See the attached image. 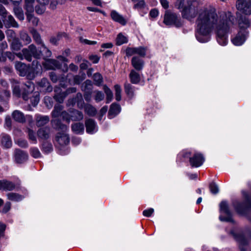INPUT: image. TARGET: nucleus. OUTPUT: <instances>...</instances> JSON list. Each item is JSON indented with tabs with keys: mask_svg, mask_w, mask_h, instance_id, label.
Returning a JSON list of instances; mask_svg holds the SVG:
<instances>
[{
	"mask_svg": "<svg viewBox=\"0 0 251 251\" xmlns=\"http://www.w3.org/2000/svg\"><path fill=\"white\" fill-rule=\"evenodd\" d=\"M199 2L196 0H187L186 5L180 11L182 18L193 20L198 15L196 20V37L201 43L210 40V34L214 29L217 32V40L219 44L225 46L228 42L227 33L234 24L231 13H224L219 17L215 8L204 7L198 11Z\"/></svg>",
	"mask_w": 251,
	"mask_h": 251,
	"instance_id": "obj_1",
	"label": "nucleus"
},
{
	"mask_svg": "<svg viewBox=\"0 0 251 251\" xmlns=\"http://www.w3.org/2000/svg\"><path fill=\"white\" fill-rule=\"evenodd\" d=\"M52 120L51 121L52 126L54 129L58 131L55 139L54 144L59 151V153H62L63 148V133L62 123L63 119V107L60 104L56 105L53 110L51 112Z\"/></svg>",
	"mask_w": 251,
	"mask_h": 251,
	"instance_id": "obj_2",
	"label": "nucleus"
},
{
	"mask_svg": "<svg viewBox=\"0 0 251 251\" xmlns=\"http://www.w3.org/2000/svg\"><path fill=\"white\" fill-rule=\"evenodd\" d=\"M227 233L238 243L241 251L249 250V242L251 239V229L249 227L243 229L235 227Z\"/></svg>",
	"mask_w": 251,
	"mask_h": 251,
	"instance_id": "obj_3",
	"label": "nucleus"
},
{
	"mask_svg": "<svg viewBox=\"0 0 251 251\" xmlns=\"http://www.w3.org/2000/svg\"><path fill=\"white\" fill-rule=\"evenodd\" d=\"M245 200L240 202L237 200L232 201V205L237 213L240 214H245L247 210L251 208V198L246 191L242 192Z\"/></svg>",
	"mask_w": 251,
	"mask_h": 251,
	"instance_id": "obj_4",
	"label": "nucleus"
},
{
	"mask_svg": "<svg viewBox=\"0 0 251 251\" xmlns=\"http://www.w3.org/2000/svg\"><path fill=\"white\" fill-rule=\"evenodd\" d=\"M22 52L25 59L29 62L32 61V56L36 59H39L42 54L41 51L38 50L36 46L33 44L30 45L27 48L23 49Z\"/></svg>",
	"mask_w": 251,
	"mask_h": 251,
	"instance_id": "obj_5",
	"label": "nucleus"
},
{
	"mask_svg": "<svg viewBox=\"0 0 251 251\" xmlns=\"http://www.w3.org/2000/svg\"><path fill=\"white\" fill-rule=\"evenodd\" d=\"M164 23L167 25H174L176 27H181L183 23L179 17L175 13L166 11L164 18Z\"/></svg>",
	"mask_w": 251,
	"mask_h": 251,
	"instance_id": "obj_6",
	"label": "nucleus"
},
{
	"mask_svg": "<svg viewBox=\"0 0 251 251\" xmlns=\"http://www.w3.org/2000/svg\"><path fill=\"white\" fill-rule=\"evenodd\" d=\"M21 182L18 179L15 183H13L6 179L0 180V190L5 191H11L16 188H19Z\"/></svg>",
	"mask_w": 251,
	"mask_h": 251,
	"instance_id": "obj_7",
	"label": "nucleus"
},
{
	"mask_svg": "<svg viewBox=\"0 0 251 251\" xmlns=\"http://www.w3.org/2000/svg\"><path fill=\"white\" fill-rule=\"evenodd\" d=\"M236 7L242 13L250 15L251 14V0H238Z\"/></svg>",
	"mask_w": 251,
	"mask_h": 251,
	"instance_id": "obj_8",
	"label": "nucleus"
},
{
	"mask_svg": "<svg viewBox=\"0 0 251 251\" xmlns=\"http://www.w3.org/2000/svg\"><path fill=\"white\" fill-rule=\"evenodd\" d=\"M220 206L221 211L226 215L225 217L220 216V220L221 221L234 223V220L228 209L227 203L225 201H223L220 203Z\"/></svg>",
	"mask_w": 251,
	"mask_h": 251,
	"instance_id": "obj_9",
	"label": "nucleus"
},
{
	"mask_svg": "<svg viewBox=\"0 0 251 251\" xmlns=\"http://www.w3.org/2000/svg\"><path fill=\"white\" fill-rule=\"evenodd\" d=\"M249 35V32H243L242 30H239L237 34L231 39V42L235 46L243 45Z\"/></svg>",
	"mask_w": 251,
	"mask_h": 251,
	"instance_id": "obj_10",
	"label": "nucleus"
},
{
	"mask_svg": "<svg viewBox=\"0 0 251 251\" xmlns=\"http://www.w3.org/2000/svg\"><path fill=\"white\" fill-rule=\"evenodd\" d=\"M205 159L203 155L200 153H196L190 158L189 162L192 167H199L201 166Z\"/></svg>",
	"mask_w": 251,
	"mask_h": 251,
	"instance_id": "obj_11",
	"label": "nucleus"
},
{
	"mask_svg": "<svg viewBox=\"0 0 251 251\" xmlns=\"http://www.w3.org/2000/svg\"><path fill=\"white\" fill-rule=\"evenodd\" d=\"M23 89V98L24 100H27L29 98L28 95L30 94L34 90V85L32 82L28 81L26 84L24 85Z\"/></svg>",
	"mask_w": 251,
	"mask_h": 251,
	"instance_id": "obj_12",
	"label": "nucleus"
},
{
	"mask_svg": "<svg viewBox=\"0 0 251 251\" xmlns=\"http://www.w3.org/2000/svg\"><path fill=\"white\" fill-rule=\"evenodd\" d=\"M240 30L243 32H249L247 29L250 27L251 23L249 19L246 16H241L238 20Z\"/></svg>",
	"mask_w": 251,
	"mask_h": 251,
	"instance_id": "obj_13",
	"label": "nucleus"
},
{
	"mask_svg": "<svg viewBox=\"0 0 251 251\" xmlns=\"http://www.w3.org/2000/svg\"><path fill=\"white\" fill-rule=\"evenodd\" d=\"M15 67L16 70L19 72L20 75L21 76H25L29 72V66L21 62H16Z\"/></svg>",
	"mask_w": 251,
	"mask_h": 251,
	"instance_id": "obj_14",
	"label": "nucleus"
},
{
	"mask_svg": "<svg viewBox=\"0 0 251 251\" xmlns=\"http://www.w3.org/2000/svg\"><path fill=\"white\" fill-rule=\"evenodd\" d=\"M36 125L38 127L44 126L50 121V117L47 115L37 114L35 115Z\"/></svg>",
	"mask_w": 251,
	"mask_h": 251,
	"instance_id": "obj_15",
	"label": "nucleus"
},
{
	"mask_svg": "<svg viewBox=\"0 0 251 251\" xmlns=\"http://www.w3.org/2000/svg\"><path fill=\"white\" fill-rule=\"evenodd\" d=\"M43 66L46 70H54L60 66L59 62L54 59H45L43 63Z\"/></svg>",
	"mask_w": 251,
	"mask_h": 251,
	"instance_id": "obj_16",
	"label": "nucleus"
},
{
	"mask_svg": "<svg viewBox=\"0 0 251 251\" xmlns=\"http://www.w3.org/2000/svg\"><path fill=\"white\" fill-rule=\"evenodd\" d=\"M86 132L89 134H93L97 131L98 127L95 121L91 119H89L85 121Z\"/></svg>",
	"mask_w": 251,
	"mask_h": 251,
	"instance_id": "obj_17",
	"label": "nucleus"
},
{
	"mask_svg": "<svg viewBox=\"0 0 251 251\" xmlns=\"http://www.w3.org/2000/svg\"><path fill=\"white\" fill-rule=\"evenodd\" d=\"M131 64L135 71H141L144 66V61L137 56H134L131 59Z\"/></svg>",
	"mask_w": 251,
	"mask_h": 251,
	"instance_id": "obj_18",
	"label": "nucleus"
},
{
	"mask_svg": "<svg viewBox=\"0 0 251 251\" xmlns=\"http://www.w3.org/2000/svg\"><path fill=\"white\" fill-rule=\"evenodd\" d=\"M111 17L112 19L122 25H125L126 24V20L124 18V17L120 14L118 12H117L115 10H112L111 12Z\"/></svg>",
	"mask_w": 251,
	"mask_h": 251,
	"instance_id": "obj_19",
	"label": "nucleus"
},
{
	"mask_svg": "<svg viewBox=\"0 0 251 251\" xmlns=\"http://www.w3.org/2000/svg\"><path fill=\"white\" fill-rule=\"evenodd\" d=\"M129 78L131 83L137 84L140 83L141 76L139 73L135 70H131L129 74Z\"/></svg>",
	"mask_w": 251,
	"mask_h": 251,
	"instance_id": "obj_20",
	"label": "nucleus"
},
{
	"mask_svg": "<svg viewBox=\"0 0 251 251\" xmlns=\"http://www.w3.org/2000/svg\"><path fill=\"white\" fill-rule=\"evenodd\" d=\"M15 158L17 162L21 163L27 159V155L24 151L16 149L15 151Z\"/></svg>",
	"mask_w": 251,
	"mask_h": 251,
	"instance_id": "obj_21",
	"label": "nucleus"
},
{
	"mask_svg": "<svg viewBox=\"0 0 251 251\" xmlns=\"http://www.w3.org/2000/svg\"><path fill=\"white\" fill-rule=\"evenodd\" d=\"M121 110L120 105L117 103H112L110 107L108 112V117L109 119L113 118L118 114Z\"/></svg>",
	"mask_w": 251,
	"mask_h": 251,
	"instance_id": "obj_22",
	"label": "nucleus"
},
{
	"mask_svg": "<svg viewBox=\"0 0 251 251\" xmlns=\"http://www.w3.org/2000/svg\"><path fill=\"white\" fill-rule=\"evenodd\" d=\"M1 145L5 148H9L12 146V141L10 136L5 134H2L0 137Z\"/></svg>",
	"mask_w": 251,
	"mask_h": 251,
	"instance_id": "obj_23",
	"label": "nucleus"
},
{
	"mask_svg": "<svg viewBox=\"0 0 251 251\" xmlns=\"http://www.w3.org/2000/svg\"><path fill=\"white\" fill-rule=\"evenodd\" d=\"M124 89L125 93L127 97L132 99L135 95V87L132 85L130 83L126 82L124 84Z\"/></svg>",
	"mask_w": 251,
	"mask_h": 251,
	"instance_id": "obj_24",
	"label": "nucleus"
},
{
	"mask_svg": "<svg viewBox=\"0 0 251 251\" xmlns=\"http://www.w3.org/2000/svg\"><path fill=\"white\" fill-rule=\"evenodd\" d=\"M13 119L16 122L23 123L25 121V117L24 113L19 110H15L12 114Z\"/></svg>",
	"mask_w": 251,
	"mask_h": 251,
	"instance_id": "obj_25",
	"label": "nucleus"
},
{
	"mask_svg": "<svg viewBox=\"0 0 251 251\" xmlns=\"http://www.w3.org/2000/svg\"><path fill=\"white\" fill-rule=\"evenodd\" d=\"M50 128L49 127L41 128L37 131V135L39 139L45 140L50 136Z\"/></svg>",
	"mask_w": 251,
	"mask_h": 251,
	"instance_id": "obj_26",
	"label": "nucleus"
},
{
	"mask_svg": "<svg viewBox=\"0 0 251 251\" xmlns=\"http://www.w3.org/2000/svg\"><path fill=\"white\" fill-rule=\"evenodd\" d=\"M3 21L5 26L7 27L13 26L18 27L19 26L17 23L11 15H8L7 16H6V17L3 19Z\"/></svg>",
	"mask_w": 251,
	"mask_h": 251,
	"instance_id": "obj_27",
	"label": "nucleus"
},
{
	"mask_svg": "<svg viewBox=\"0 0 251 251\" xmlns=\"http://www.w3.org/2000/svg\"><path fill=\"white\" fill-rule=\"evenodd\" d=\"M8 200L13 201H20L23 200L25 196L16 193L10 192L7 194Z\"/></svg>",
	"mask_w": 251,
	"mask_h": 251,
	"instance_id": "obj_28",
	"label": "nucleus"
},
{
	"mask_svg": "<svg viewBox=\"0 0 251 251\" xmlns=\"http://www.w3.org/2000/svg\"><path fill=\"white\" fill-rule=\"evenodd\" d=\"M37 1L40 4L36 6L35 11L38 14H42L46 10L45 5L48 3V0H37Z\"/></svg>",
	"mask_w": 251,
	"mask_h": 251,
	"instance_id": "obj_29",
	"label": "nucleus"
},
{
	"mask_svg": "<svg viewBox=\"0 0 251 251\" xmlns=\"http://www.w3.org/2000/svg\"><path fill=\"white\" fill-rule=\"evenodd\" d=\"M38 85L43 90H45L47 92H51L52 90V87L50 85L49 82L46 78H42L38 82Z\"/></svg>",
	"mask_w": 251,
	"mask_h": 251,
	"instance_id": "obj_30",
	"label": "nucleus"
},
{
	"mask_svg": "<svg viewBox=\"0 0 251 251\" xmlns=\"http://www.w3.org/2000/svg\"><path fill=\"white\" fill-rule=\"evenodd\" d=\"M72 129L76 134H82L84 130V125L80 123H75L72 125Z\"/></svg>",
	"mask_w": 251,
	"mask_h": 251,
	"instance_id": "obj_31",
	"label": "nucleus"
},
{
	"mask_svg": "<svg viewBox=\"0 0 251 251\" xmlns=\"http://www.w3.org/2000/svg\"><path fill=\"white\" fill-rule=\"evenodd\" d=\"M54 99L59 103L63 102V92L60 87L56 86L54 88Z\"/></svg>",
	"mask_w": 251,
	"mask_h": 251,
	"instance_id": "obj_32",
	"label": "nucleus"
},
{
	"mask_svg": "<svg viewBox=\"0 0 251 251\" xmlns=\"http://www.w3.org/2000/svg\"><path fill=\"white\" fill-rule=\"evenodd\" d=\"M30 32L32 35V37H33V39L34 42L37 45H40L42 46V44H44L42 41V40L41 39L40 34L38 32V31L36 29H32L31 30Z\"/></svg>",
	"mask_w": 251,
	"mask_h": 251,
	"instance_id": "obj_33",
	"label": "nucleus"
},
{
	"mask_svg": "<svg viewBox=\"0 0 251 251\" xmlns=\"http://www.w3.org/2000/svg\"><path fill=\"white\" fill-rule=\"evenodd\" d=\"M128 42V39L126 36L124 35L122 33L118 34L116 39V44L118 46H121Z\"/></svg>",
	"mask_w": 251,
	"mask_h": 251,
	"instance_id": "obj_34",
	"label": "nucleus"
},
{
	"mask_svg": "<svg viewBox=\"0 0 251 251\" xmlns=\"http://www.w3.org/2000/svg\"><path fill=\"white\" fill-rule=\"evenodd\" d=\"M27 133L28 138L29 140L33 144L37 143V138L36 133L32 129L29 128H27L26 131Z\"/></svg>",
	"mask_w": 251,
	"mask_h": 251,
	"instance_id": "obj_35",
	"label": "nucleus"
},
{
	"mask_svg": "<svg viewBox=\"0 0 251 251\" xmlns=\"http://www.w3.org/2000/svg\"><path fill=\"white\" fill-rule=\"evenodd\" d=\"M71 117L72 120L80 121L83 119V115L81 112L75 110L72 111Z\"/></svg>",
	"mask_w": 251,
	"mask_h": 251,
	"instance_id": "obj_36",
	"label": "nucleus"
},
{
	"mask_svg": "<svg viewBox=\"0 0 251 251\" xmlns=\"http://www.w3.org/2000/svg\"><path fill=\"white\" fill-rule=\"evenodd\" d=\"M82 90L84 92H92L93 84L90 80H86L82 85Z\"/></svg>",
	"mask_w": 251,
	"mask_h": 251,
	"instance_id": "obj_37",
	"label": "nucleus"
},
{
	"mask_svg": "<svg viewBox=\"0 0 251 251\" xmlns=\"http://www.w3.org/2000/svg\"><path fill=\"white\" fill-rule=\"evenodd\" d=\"M34 0H25V13H33L34 11L33 3Z\"/></svg>",
	"mask_w": 251,
	"mask_h": 251,
	"instance_id": "obj_38",
	"label": "nucleus"
},
{
	"mask_svg": "<svg viewBox=\"0 0 251 251\" xmlns=\"http://www.w3.org/2000/svg\"><path fill=\"white\" fill-rule=\"evenodd\" d=\"M23 45L18 38H14L11 43V49L13 50H19L22 47Z\"/></svg>",
	"mask_w": 251,
	"mask_h": 251,
	"instance_id": "obj_39",
	"label": "nucleus"
},
{
	"mask_svg": "<svg viewBox=\"0 0 251 251\" xmlns=\"http://www.w3.org/2000/svg\"><path fill=\"white\" fill-rule=\"evenodd\" d=\"M103 90L106 96V102L109 103L113 99V93L112 91L106 86H103Z\"/></svg>",
	"mask_w": 251,
	"mask_h": 251,
	"instance_id": "obj_40",
	"label": "nucleus"
},
{
	"mask_svg": "<svg viewBox=\"0 0 251 251\" xmlns=\"http://www.w3.org/2000/svg\"><path fill=\"white\" fill-rule=\"evenodd\" d=\"M95 85L100 86L103 82V77L102 75L98 73L94 74L93 76Z\"/></svg>",
	"mask_w": 251,
	"mask_h": 251,
	"instance_id": "obj_41",
	"label": "nucleus"
},
{
	"mask_svg": "<svg viewBox=\"0 0 251 251\" xmlns=\"http://www.w3.org/2000/svg\"><path fill=\"white\" fill-rule=\"evenodd\" d=\"M20 39L23 41L25 45H28L31 42L30 37L25 32H21L20 33Z\"/></svg>",
	"mask_w": 251,
	"mask_h": 251,
	"instance_id": "obj_42",
	"label": "nucleus"
},
{
	"mask_svg": "<svg viewBox=\"0 0 251 251\" xmlns=\"http://www.w3.org/2000/svg\"><path fill=\"white\" fill-rule=\"evenodd\" d=\"M25 14L27 17V20L28 22H31L32 25L34 26H37L38 25L39 19L34 16L33 13H25Z\"/></svg>",
	"mask_w": 251,
	"mask_h": 251,
	"instance_id": "obj_43",
	"label": "nucleus"
},
{
	"mask_svg": "<svg viewBox=\"0 0 251 251\" xmlns=\"http://www.w3.org/2000/svg\"><path fill=\"white\" fill-rule=\"evenodd\" d=\"M85 112L91 116H95L97 113L96 109L90 104H87L85 106Z\"/></svg>",
	"mask_w": 251,
	"mask_h": 251,
	"instance_id": "obj_44",
	"label": "nucleus"
},
{
	"mask_svg": "<svg viewBox=\"0 0 251 251\" xmlns=\"http://www.w3.org/2000/svg\"><path fill=\"white\" fill-rule=\"evenodd\" d=\"M14 11L15 15L20 20H23L24 19V14L22 8L19 7H15L14 8Z\"/></svg>",
	"mask_w": 251,
	"mask_h": 251,
	"instance_id": "obj_45",
	"label": "nucleus"
},
{
	"mask_svg": "<svg viewBox=\"0 0 251 251\" xmlns=\"http://www.w3.org/2000/svg\"><path fill=\"white\" fill-rule=\"evenodd\" d=\"M13 87V95L17 97H20V86L18 82L13 81L12 83Z\"/></svg>",
	"mask_w": 251,
	"mask_h": 251,
	"instance_id": "obj_46",
	"label": "nucleus"
},
{
	"mask_svg": "<svg viewBox=\"0 0 251 251\" xmlns=\"http://www.w3.org/2000/svg\"><path fill=\"white\" fill-rule=\"evenodd\" d=\"M115 90V99L117 101H120L121 100L122 89L121 86L119 84L114 86Z\"/></svg>",
	"mask_w": 251,
	"mask_h": 251,
	"instance_id": "obj_47",
	"label": "nucleus"
},
{
	"mask_svg": "<svg viewBox=\"0 0 251 251\" xmlns=\"http://www.w3.org/2000/svg\"><path fill=\"white\" fill-rule=\"evenodd\" d=\"M94 93H95L94 99L96 102H100L104 99V95L101 91L96 90Z\"/></svg>",
	"mask_w": 251,
	"mask_h": 251,
	"instance_id": "obj_48",
	"label": "nucleus"
},
{
	"mask_svg": "<svg viewBox=\"0 0 251 251\" xmlns=\"http://www.w3.org/2000/svg\"><path fill=\"white\" fill-rule=\"evenodd\" d=\"M147 48L144 47L136 48V54L141 57H144L146 54Z\"/></svg>",
	"mask_w": 251,
	"mask_h": 251,
	"instance_id": "obj_49",
	"label": "nucleus"
},
{
	"mask_svg": "<svg viewBox=\"0 0 251 251\" xmlns=\"http://www.w3.org/2000/svg\"><path fill=\"white\" fill-rule=\"evenodd\" d=\"M40 49L41 50H40L41 53L42 52L44 53V55L45 57H49L51 56V52L46 47L45 44H42Z\"/></svg>",
	"mask_w": 251,
	"mask_h": 251,
	"instance_id": "obj_50",
	"label": "nucleus"
},
{
	"mask_svg": "<svg viewBox=\"0 0 251 251\" xmlns=\"http://www.w3.org/2000/svg\"><path fill=\"white\" fill-rule=\"evenodd\" d=\"M31 155L34 158H37L40 157L41 153L36 148H32L30 150Z\"/></svg>",
	"mask_w": 251,
	"mask_h": 251,
	"instance_id": "obj_51",
	"label": "nucleus"
},
{
	"mask_svg": "<svg viewBox=\"0 0 251 251\" xmlns=\"http://www.w3.org/2000/svg\"><path fill=\"white\" fill-rule=\"evenodd\" d=\"M186 5L185 0H176L175 7L180 11Z\"/></svg>",
	"mask_w": 251,
	"mask_h": 251,
	"instance_id": "obj_52",
	"label": "nucleus"
},
{
	"mask_svg": "<svg viewBox=\"0 0 251 251\" xmlns=\"http://www.w3.org/2000/svg\"><path fill=\"white\" fill-rule=\"evenodd\" d=\"M211 192L213 194H216L219 192L218 185L214 182L211 183L209 185Z\"/></svg>",
	"mask_w": 251,
	"mask_h": 251,
	"instance_id": "obj_53",
	"label": "nucleus"
},
{
	"mask_svg": "<svg viewBox=\"0 0 251 251\" xmlns=\"http://www.w3.org/2000/svg\"><path fill=\"white\" fill-rule=\"evenodd\" d=\"M10 96V92L6 90H3L0 92V100H5Z\"/></svg>",
	"mask_w": 251,
	"mask_h": 251,
	"instance_id": "obj_54",
	"label": "nucleus"
},
{
	"mask_svg": "<svg viewBox=\"0 0 251 251\" xmlns=\"http://www.w3.org/2000/svg\"><path fill=\"white\" fill-rule=\"evenodd\" d=\"M126 55L127 56H130L136 54V48L128 47L126 50Z\"/></svg>",
	"mask_w": 251,
	"mask_h": 251,
	"instance_id": "obj_55",
	"label": "nucleus"
},
{
	"mask_svg": "<svg viewBox=\"0 0 251 251\" xmlns=\"http://www.w3.org/2000/svg\"><path fill=\"white\" fill-rule=\"evenodd\" d=\"M31 101L32 105L35 106L39 101V95L36 94L35 95L31 98Z\"/></svg>",
	"mask_w": 251,
	"mask_h": 251,
	"instance_id": "obj_56",
	"label": "nucleus"
},
{
	"mask_svg": "<svg viewBox=\"0 0 251 251\" xmlns=\"http://www.w3.org/2000/svg\"><path fill=\"white\" fill-rule=\"evenodd\" d=\"M154 209L152 208L146 209L143 211V214L144 216L146 217H150L151 215L153 213Z\"/></svg>",
	"mask_w": 251,
	"mask_h": 251,
	"instance_id": "obj_57",
	"label": "nucleus"
},
{
	"mask_svg": "<svg viewBox=\"0 0 251 251\" xmlns=\"http://www.w3.org/2000/svg\"><path fill=\"white\" fill-rule=\"evenodd\" d=\"M3 56H5V59L7 57L11 61H13L15 58L14 54L9 51L4 52Z\"/></svg>",
	"mask_w": 251,
	"mask_h": 251,
	"instance_id": "obj_58",
	"label": "nucleus"
},
{
	"mask_svg": "<svg viewBox=\"0 0 251 251\" xmlns=\"http://www.w3.org/2000/svg\"><path fill=\"white\" fill-rule=\"evenodd\" d=\"M92 92H84V98L87 102H90L91 100Z\"/></svg>",
	"mask_w": 251,
	"mask_h": 251,
	"instance_id": "obj_59",
	"label": "nucleus"
},
{
	"mask_svg": "<svg viewBox=\"0 0 251 251\" xmlns=\"http://www.w3.org/2000/svg\"><path fill=\"white\" fill-rule=\"evenodd\" d=\"M17 144L22 148H27L28 147V143L25 140H19L17 141Z\"/></svg>",
	"mask_w": 251,
	"mask_h": 251,
	"instance_id": "obj_60",
	"label": "nucleus"
},
{
	"mask_svg": "<svg viewBox=\"0 0 251 251\" xmlns=\"http://www.w3.org/2000/svg\"><path fill=\"white\" fill-rule=\"evenodd\" d=\"M11 208V203L10 202H7L4 204L2 212L3 213H7Z\"/></svg>",
	"mask_w": 251,
	"mask_h": 251,
	"instance_id": "obj_61",
	"label": "nucleus"
},
{
	"mask_svg": "<svg viewBox=\"0 0 251 251\" xmlns=\"http://www.w3.org/2000/svg\"><path fill=\"white\" fill-rule=\"evenodd\" d=\"M50 79L53 82H56L59 79V77L54 72L50 73Z\"/></svg>",
	"mask_w": 251,
	"mask_h": 251,
	"instance_id": "obj_62",
	"label": "nucleus"
},
{
	"mask_svg": "<svg viewBox=\"0 0 251 251\" xmlns=\"http://www.w3.org/2000/svg\"><path fill=\"white\" fill-rule=\"evenodd\" d=\"M145 2L144 0H140L137 3L134 5V8L136 9H141L144 7Z\"/></svg>",
	"mask_w": 251,
	"mask_h": 251,
	"instance_id": "obj_63",
	"label": "nucleus"
},
{
	"mask_svg": "<svg viewBox=\"0 0 251 251\" xmlns=\"http://www.w3.org/2000/svg\"><path fill=\"white\" fill-rule=\"evenodd\" d=\"M0 15L4 19L7 16V12L4 6L0 5Z\"/></svg>",
	"mask_w": 251,
	"mask_h": 251,
	"instance_id": "obj_64",
	"label": "nucleus"
}]
</instances>
